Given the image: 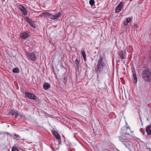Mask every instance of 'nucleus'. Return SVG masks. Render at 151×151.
<instances>
[{"instance_id":"23","label":"nucleus","mask_w":151,"mask_h":151,"mask_svg":"<svg viewBox=\"0 0 151 151\" xmlns=\"http://www.w3.org/2000/svg\"><path fill=\"white\" fill-rule=\"evenodd\" d=\"M12 71L13 73H19V69L18 68H16L13 69Z\"/></svg>"},{"instance_id":"3","label":"nucleus","mask_w":151,"mask_h":151,"mask_svg":"<svg viewBox=\"0 0 151 151\" xmlns=\"http://www.w3.org/2000/svg\"><path fill=\"white\" fill-rule=\"evenodd\" d=\"M25 94L26 96L29 99H33L35 100H36L37 99L36 96L34 93L27 91L25 92Z\"/></svg>"},{"instance_id":"1","label":"nucleus","mask_w":151,"mask_h":151,"mask_svg":"<svg viewBox=\"0 0 151 151\" xmlns=\"http://www.w3.org/2000/svg\"><path fill=\"white\" fill-rule=\"evenodd\" d=\"M142 79L145 82H151V70L150 68H146L142 72Z\"/></svg>"},{"instance_id":"30","label":"nucleus","mask_w":151,"mask_h":151,"mask_svg":"<svg viewBox=\"0 0 151 151\" xmlns=\"http://www.w3.org/2000/svg\"><path fill=\"white\" fill-rule=\"evenodd\" d=\"M134 28L136 29L137 27V25L136 24H134Z\"/></svg>"},{"instance_id":"14","label":"nucleus","mask_w":151,"mask_h":151,"mask_svg":"<svg viewBox=\"0 0 151 151\" xmlns=\"http://www.w3.org/2000/svg\"><path fill=\"white\" fill-rule=\"evenodd\" d=\"M61 13L59 12L58 14L54 15H51L50 18L52 19H55L59 17L61 15Z\"/></svg>"},{"instance_id":"2","label":"nucleus","mask_w":151,"mask_h":151,"mask_svg":"<svg viewBox=\"0 0 151 151\" xmlns=\"http://www.w3.org/2000/svg\"><path fill=\"white\" fill-rule=\"evenodd\" d=\"M123 143L130 151L133 148V143L132 142L127 140Z\"/></svg>"},{"instance_id":"26","label":"nucleus","mask_w":151,"mask_h":151,"mask_svg":"<svg viewBox=\"0 0 151 151\" xmlns=\"http://www.w3.org/2000/svg\"><path fill=\"white\" fill-rule=\"evenodd\" d=\"M12 151H19L18 149L15 147H12Z\"/></svg>"},{"instance_id":"24","label":"nucleus","mask_w":151,"mask_h":151,"mask_svg":"<svg viewBox=\"0 0 151 151\" xmlns=\"http://www.w3.org/2000/svg\"><path fill=\"white\" fill-rule=\"evenodd\" d=\"M14 136L16 137V139L18 140H21L20 139L21 137H20L18 134H14Z\"/></svg>"},{"instance_id":"5","label":"nucleus","mask_w":151,"mask_h":151,"mask_svg":"<svg viewBox=\"0 0 151 151\" xmlns=\"http://www.w3.org/2000/svg\"><path fill=\"white\" fill-rule=\"evenodd\" d=\"M27 56L29 59L32 61H34L36 59V55L32 52L27 53Z\"/></svg>"},{"instance_id":"6","label":"nucleus","mask_w":151,"mask_h":151,"mask_svg":"<svg viewBox=\"0 0 151 151\" xmlns=\"http://www.w3.org/2000/svg\"><path fill=\"white\" fill-rule=\"evenodd\" d=\"M106 65L104 58L100 56L98 60L97 66H104Z\"/></svg>"},{"instance_id":"16","label":"nucleus","mask_w":151,"mask_h":151,"mask_svg":"<svg viewBox=\"0 0 151 151\" xmlns=\"http://www.w3.org/2000/svg\"><path fill=\"white\" fill-rule=\"evenodd\" d=\"M132 77L133 82L134 83H136L137 82V78L136 74H133Z\"/></svg>"},{"instance_id":"11","label":"nucleus","mask_w":151,"mask_h":151,"mask_svg":"<svg viewBox=\"0 0 151 151\" xmlns=\"http://www.w3.org/2000/svg\"><path fill=\"white\" fill-rule=\"evenodd\" d=\"M9 114L12 116H14L16 118H17L19 116V113L18 111L15 110H11Z\"/></svg>"},{"instance_id":"27","label":"nucleus","mask_w":151,"mask_h":151,"mask_svg":"<svg viewBox=\"0 0 151 151\" xmlns=\"http://www.w3.org/2000/svg\"><path fill=\"white\" fill-rule=\"evenodd\" d=\"M79 62L78 59H76L75 61V64L76 66H79Z\"/></svg>"},{"instance_id":"33","label":"nucleus","mask_w":151,"mask_h":151,"mask_svg":"<svg viewBox=\"0 0 151 151\" xmlns=\"http://www.w3.org/2000/svg\"><path fill=\"white\" fill-rule=\"evenodd\" d=\"M52 68H53V69L54 68L53 67H52Z\"/></svg>"},{"instance_id":"25","label":"nucleus","mask_w":151,"mask_h":151,"mask_svg":"<svg viewBox=\"0 0 151 151\" xmlns=\"http://www.w3.org/2000/svg\"><path fill=\"white\" fill-rule=\"evenodd\" d=\"M95 1L94 0H90L89 1V4L92 6H93L95 3Z\"/></svg>"},{"instance_id":"15","label":"nucleus","mask_w":151,"mask_h":151,"mask_svg":"<svg viewBox=\"0 0 151 151\" xmlns=\"http://www.w3.org/2000/svg\"><path fill=\"white\" fill-rule=\"evenodd\" d=\"M146 130L148 135H150L151 134V125H148L146 128Z\"/></svg>"},{"instance_id":"9","label":"nucleus","mask_w":151,"mask_h":151,"mask_svg":"<svg viewBox=\"0 0 151 151\" xmlns=\"http://www.w3.org/2000/svg\"><path fill=\"white\" fill-rule=\"evenodd\" d=\"M26 18L28 22L31 26V27L34 28L35 27L36 25L34 22L32 21L31 19H30L27 17H26Z\"/></svg>"},{"instance_id":"19","label":"nucleus","mask_w":151,"mask_h":151,"mask_svg":"<svg viewBox=\"0 0 151 151\" xmlns=\"http://www.w3.org/2000/svg\"><path fill=\"white\" fill-rule=\"evenodd\" d=\"M123 128H124V129H126V131L125 132L127 134H129V132H131L130 127L129 126L124 127H123Z\"/></svg>"},{"instance_id":"12","label":"nucleus","mask_w":151,"mask_h":151,"mask_svg":"<svg viewBox=\"0 0 151 151\" xmlns=\"http://www.w3.org/2000/svg\"><path fill=\"white\" fill-rule=\"evenodd\" d=\"M51 132L56 139H60V136L57 132L53 130H52Z\"/></svg>"},{"instance_id":"10","label":"nucleus","mask_w":151,"mask_h":151,"mask_svg":"<svg viewBox=\"0 0 151 151\" xmlns=\"http://www.w3.org/2000/svg\"><path fill=\"white\" fill-rule=\"evenodd\" d=\"M19 9L22 11L24 15L26 16L27 14V12L26 8L22 5H21L19 6Z\"/></svg>"},{"instance_id":"31","label":"nucleus","mask_w":151,"mask_h":151,"mask_svg":"<svg viewBox=\"0 0 151 151\" xmlns=\"http://www.w3.org/2000/svg\"><path fill=\"white\" fill-rule=\"evenodd\" d=\"M127 23H127V22H124V25L125 26H126L127 24Z\"/></svg>"},{"instance_id":"28","label":"nucleus","mask_w":151,"mask_h":151,"mask_svg":"<svg viewBox=\"0 0 151 151\" xmlns=\"http://www.w3.org/2000/svg\"><path fill=\"white\" fill-rule=\"evenodd\" d=\"M131 19L130 17H128L126 19V22L128 23H129L131 22Z\"/></svg>"},{"instance_id":"4","label":"nucleus","mask_w":151,"mask_h":151,"mask_svg":"<svg viewBox=\"0 0 151 151\" xmlns=\"http://www.w3.org/2000/svg\"><path fill=\"white\" fill-rule=\"evenodd\" d=\"M128 135V134H127L126 133V132H125V133H124L123 134H122L119 137L120 141L122 143L127 141V135Z\"/></svg>"},{"instance_id":"18","label":"nucleus","mask_w":151,"mask_h":151,"mask_svg":"<svg viewBox=\"0 0 151 151\" xmlns=\"http://www.w3.org/2000/svg\"><path fill=\"white\" fill-rule=\"evenodd\" d=\"M51 14L49 12H44L42 13V15H41V17L44 16V17H51Z\"/></svg>"},{"instance_id":"21","label":"nucleus","mask_w":151,"mask_h":151,"mask_svg":"<svg viewBox=\"0 0 151 151\" xmlns=\"http://www.w3.org/2000/svg\"><path fill=\"white\" fill-rule=\"evenodd\" d=\"M50 87V85L47 83H45L43 85V88L45 90L48 89Z\"/></svg>"},{"instance_id":"8","label":"nucleus","mask_w":151,"mask_h":151,"mask_svg":"<svg viewBox=\"0 0 151 151\" xmlns=\"http://www.w3.org/2000/svg\"><path fill=\"white\" fill-rule=\"evenodd\" d=\"M126 50H122L119 52V55L120 56L121 58L123 59H125L126 58Z\"/></svg>"},{"instance_id":"13","label":"nucleus","mask_w":151,"mask_h":151,"mask_svg":"<svg viewBox=\"0 0 151 151\" xmlns=\"http://www.w3.org/2000/svg\"><path fill=\"white\" fill-rule=\"evenodd\" d=\"M28 37V35L27 32H25L22 33L20 35L21 38L23 39H25Z\"/></svg>"},{"instance_id":"32","label":"nucleus","mask_w":151,"mask_h":151,"mask_svg":"<svg viewBox=\"0 0 151 151\" xmlns=\"http://www.w3.org/2000/svg\"><path fill=\"white\" fill-rule=\"evenodd\" d=\"M140 119L141 122H142V120H141V118H140Z\"/></svg>"},{"instance_id":"7","label":"nucleus","mask_w":151,"mask_h":151,"mask_svg":"<svg viewBox=\"0 0 151 151\" xmlns=\"http://www.w3.org/2000/svg\"><path fill=\"white\" fill-rule=\"evenodd\" d=\"M123 2H121L115 8V12L116 13L119 12L121 11L122 7Z\"/></svg>"},{"instance_id":"20","label":"nucleus","mask_w":151,"mask_h":151,"mask_svg":"<svg viewBox=\"0 0 151 151\" xmlns=\"http://www.w3.org/2000/svg\"><path fill=\"white\" fill-rule=\"evenodd\" d=\"M81 54L83 56V58L84 61H86V56L84 49H83L81 52Z\"/></svg>"},{"instance_id":"22","label":"nucleus","mask_w":151,"mask_h":151,"mask_svg":"<svg viewBox=\"0 0 151 151\" xmlns=\"http://www.w3.org/2000/svg\"><path fill=\"white\" fill-rule=\"evenodd\" d=\"M63 82L64 84H65L66 81V78L67 77V75L66 74H64L63 76Z\"/></svg>"},{"instance_id":"29","label":"nucleus","mask_w":151,"mask_h":151,"mask_svg":"<svg viewBox=\"0 0 151 151\" xmlns=\"http://www.w3.org/2000/svg\"><path fill=\"white\" fill-rule=\"evenodd\" d=\"M131 69H132V72L133 74H136L135 69L134 68V67H133Z\"/></svg>"},{"instance_id":"17","label":"nucleus","mask_w":151,"mask_h":151,"mask_svg":"<svg viewBox=\"0 0 151 151\" xmlns=\"http://www.w3.org/2000/svg\"><path fill=\"white\" fill-rule=\"evenodd\" d=\"M103 67H96L95 68V70L96 72L98 73L102 71Z\"/></svg>"}]
</instances>
